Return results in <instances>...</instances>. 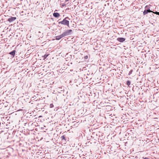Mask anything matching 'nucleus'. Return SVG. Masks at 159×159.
I'll return each mask as SVG.
<instances>
[{
    "mask_svg": "<svg viewBox=\"0 0 159 159\" xmlns=\"http://www.w3.org/2000/svg\"><path fill=\"white\" fill-rule=\"evenodd\" d=\"M72 32V31L71 30H67L64 32L62 34L57 36L55 39H53L52 40H59L63 37L71 34Z\"/></svg>",
    "mask_w": 159,
    "mask_h": 159,
    "instance_id": "f257e3e1",
    "label": "nucleus"
},
{
    "mask_svg": "<svg viewBox=\"0 0 159 159\" xmlns=\"http://www.w3.org/2000/svg\"><path fill=\"white\" fill-rule=\"evenodd\" d=\"M70 19L68 17L64 18L62 21L58 22L59 24H61L64 25H66L69 27V21Z\"/></svg>",
    "mask_w": 159,
    "mask_h": 159,
    "instance_id": "f03ea898",
    "label": "nucleus"
},
{
    "mask_svg": "<svg viewBox=\"0 0 159 159\" xmlns=\"http://www.w3.org/2000/svg\"><path fill=\"white\" fill-rule=\"evenodd\" d=\"M150 7L149 6L147 5L145 6V10L143 11V15H145L149 12H152V11L150 9Z\"/></svg>",
    "mask_w": 159,
    "mask_h": 159,
    "instance_id": "7ed1b4c3",
    "label": "nucleus"
},
{
    "mask_svg": "<svg viewBox=\"0 0 159 159\" xmlns=\"http://www.w3.org/2000/svg\"><path fill=\"white\" fill-rule=\"evenodd\" d=\"M16 19V17H11L8 19L7 21L10 22H12Z\"/></svg>",
    "mask_w": 159,
    "mask_h": 159,
    "instance_id": "20e7f679",
    "label": "nucleus"
},
{
    "mask_svg": "<svg viewBox=\"0 0 159 159\" xmlns=\"http://www.w3.org/2000/svg\"><path fill=\"white\" fill-rule=\"evenodd\" d=\"M16 51L15 50H13L11 52L9 53V54L11 55L12 57H13L15 55Z\"/></svg>",
    "mask_w": 159,
    "mask_h": 159,
    "instance_id": "39448f33",
    "label": "nucleus"
},
{
    "mask_svg": "<svg viewBox=\"0 0 159 159\" xmlns=\"http://www.w3.org/2000/svg\"><path fill=\"white\" fill-rule=\"evenodd\" d=\"M53 15L55 18H58L60 16V14L57 12L54 13Z\"/></svg>",
    "mask_w": 159,
    "mask_h": 159,
    "instance_id": "423d86ee",
    "label": "nucleus"
},
{
    "mask_svg": "<svg viewBox=\"0 0 159 159\" xmlns=\"http://www.w3.org/2000/svg\"><path fill=\"white\" fill-rule=\"evenodd\" d=\"M139 41H140V42H141L142 46L143 45H145L146 43L145 40H139Z\"/></svg>",
    "mask_w": 159,
    "mask_h": 159,
    "instance_id": "0eeeda50",
    "label": "nucleus"
},
{
    "mask_svg": "<svg viewBox=\"0 0 159 159\" xmlns=\"http://www.w3.org/2000/svg\"><path fill=\"white\" fill-rule=\"evenodd\" d=\"M61 138L62 140H64L65 141H66V137L65 135H62L61 137Z\"/></svg>",
    "mask_w": 159,
    "mask_h": 159,
    "instance_id": "6e6552de",
    "label": "nucleus"
},
{
    "mask_svg": "<svg viewBox=\"0 0 159 159\" xmlns=\"http://www.w3.org/2000/svg\"><path fill=\"white\" fill-rule=\"evenodd\" d=\"M131 84V82L129 80H127L126 82V84L128 85V87H130V86Z\"/></svg>",
    "mask_w": 159,
    "mask_h": 159,
    "instance_id": "1a4fd4ad",
    "label": "nucleus"
},
{
    "mask_svg": "<svg viewBox=\"0 0 159 159\" xmlns=\"http://www.w3.org/2000/svg\"><path fill=\"white\" fill-rule=\"evenodd\" d=\"M136 42H137L138 45L139 47L142 46L141 42H140L139 40H137V41Z\"/></svg>",
    "mask_w": 159,
    "mask_h": 159,
    "instance_id": "9d476101",
    "label": "nucleus"
},
{
    "mask_svg": "<svg viewBox=\"0 0 159 159\" xmlns=\"http://www.w3.org/2000/svg\"><path fill=\"white\" fill-rule=\"evenodd\" d=\"M49 54H45L43 56V59L44 60L46 59L47 57L48 56Z\"/></svg>",
    "mask_w": 159,
    "mask_h": 159,
    "instance_id": "9b49d317",
    "label": "nucleus"
},
{
    "mask_svg": "<svg viewBox=\"0 0 159 159\" xmlns=\"http://www.w3.org/2000/svg\"><path fill=\"white\" fill-rule=\"evenodd\" d=\"M117 40H125V39L123 38H118Z\"/></svg>",
    "mask_w": 159,
    "mask_h": 159,
    "instance_id": "f8f14e48",
    "label": "nucleus"
},
{
    "mask_svg": "<svg viewBox=\"0 0 159 159\" xmlns=\"http://www.w3.org/2000/svg\"><path fill=\"white\" fill-rule=\"evenodd\" d=\"M88 57L87 55L85 56L84 57V58L86 60L88 58Z\"/></svg>",
    "mask_w": 159,
    "mask_h": 159,
    "instance_id": "ddd939ff",
    "label": "nucleus"
},
{
    "mask_svg": "<svg viewBox=\"0 0 159 159\" xmlns=\"http://www.w3.org/2000/svg\"><path fill=\"white\" fill-rule=\"evenodd\" d=\"M132 71H133L132 70H131L129 71V75H130L132 73Z\"/></svg>",
    "mask_w": 159,
    "mask_h": 159,
    "instance_id": "4468645a",
    "label": "nucleus"
},
{
    "mask_svg": "<svg viewBox=\"0 0 159 159\" xmlns=\"http://www.w3.org/2000/svg\"><path fill=\"white\" fill-rule=\"evenodd\" d=\"M50 107L51 108H52V107H53V104H51L50 105Z\"/></svg>",
    "mask_w": 159,
    "mask_h": 159,
    "instance_id": "2eb2a0df",
    "label": "nucleus"
},
{
    "mask_svg": "<svg viewBox=\"0 0 159 159\" xmlns=\"http://www.w3.org/2000/svg\"><path fill=\"white\" fill-rule=\"evenodd\" d=\"M157 11H156L155 12H153V11H152V12H153V13H154V14H157Z\"/></svg>",
    "mask_w": 159,
    "mask_h": 159,
    "instance_id": "dca6fc26",
    "label": "nucleus"
},
{
    "mask_svg": "<svg viewBox=\"0 0 159 159\" xmlns=\"http://www.w3.org/2000/svg\"><path fill=\"white\" fill-rule=\"evenodd\" d=\"M120 42H123L125 40H119Z\"/></svg>",
    "mask_w": 159,
    "mask_h": 159,
    "instance_id": "f3484780",
    "label": "nucleus"
},
{
    "mask_svg": "<svg viewBox=\"0 0 159 159\" xmlns=\"http://www.w3.org/2000/svg\"><path fill=\"white\" fill-rule=\"evenodd\" d=\"M137 40H135V41H134V43H136V44H137L136 42H137Z\"/></svg>",
    "mask_w": 159,
    "mask_h": 159,
    "instance_id": "a211bd4d",
    "label": "nucleus"
},
{
    "mask_svg": "<svg viewBox=\"0 0 159 159\" xmlns=\"http://www.w3.org/2000/svg\"><path fill=\"white\" fill-rule=\"evenodd\" d=\"M65 5V4H62V7H64V6Z\"/></svg>",
    "mask_w": 159,
    "mask_h": 159,
    "instance_id": "6ab92c4d",
    "label": "nucleus"
},
{
    "mask_svg": "<svg viewBox=\"0 0 159 159\" xmlns=\"http://www.w3.org/2000/svg\"><path fill=\"white\" fill-rule=\"evenodd\" d=\"M69 0H65V2H67L68 1H69Z\"/></svg>",
    "mask_w": 159,
    "mask_h": 159,
    "instance_id": "aec40b11",
    "label": "nucleus"
},
{
    "mask_svg": "<svg viewBox=\"0 0 159 159\" xmlns=\"http://www.w3.org/2000/svg\"><path fill=\"white\" fill-rule=\"evenodd\" d=\"M157 15H159V12H158Z\"/></svg>",
    "mask_w": 159,
    "mask_h": 159,
    "instance_id": "412c9836",
    "label": "nucleus"
},
{
    "mask_svg": "<svg viewBox=\"0 0 159 159\" xmlns=\"http://www.w3.org/2000/svg\"><path fill=\"white\" fill-rule=\"evenodd\" d=\"M108 41H109V40H108V41H107V43H107V45H109V44H108V43H109V42H108Z\"/></svg>",
    "mask_w": 159,
    "mask_h": 159,
    "instance_id": "4be33fe9",
    "label": "nucleus"
},
{
    "mask_svg": "<svg viewBox=\"0 0 159 159\" xmlns=\"http://www.w3.org/2000/svg\"><path fill=\"white\" fill-rule=\"evenodd\" d=\"M134 39V38H133L132 39V40H133V39Z\"/></svg>",
    "mask_w": 159,
    "mask_h": 159,
    "instance_id": "5701e85b",
    "label": "nucleus"
},
{
    "mask_svg": "<svg viewBox=\"0 0 159 159\" xmlns=\"http://www.w3.org/2000/svg\"><path fill=\"white\" fill-rule=\"evenodd\" d=\"M134 39V38H133L132 39V40H133V39Z\"/></svg>",
    "mask_w": 159,
    "mask_h": 159,
    "instance_id": "b1692460",
    "label": "nucleus"
},
{
    "mask_svg": "<svg viewBox=\"0 0 159 159\" xmlns=\"http://www.w3.org/2000/svg\"><path fill=\"white\" fill-rule=\"evenodd\" d=\"M134 39V38H133L132 39V40H133V39Z\"/></svg>",
    "mask_w": 159,
    "mask_h": 159,
    "instance_id": "393cba45",
    "label": "nucleus"
}]
</instances>
